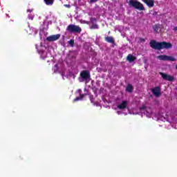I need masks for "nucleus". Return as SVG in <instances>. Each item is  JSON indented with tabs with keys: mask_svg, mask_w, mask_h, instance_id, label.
Listing matches in <instances>:
<instances>
[{
	"mask_svg": "<svg viewBox=\"0 0 177 177\" xmlns=\"http://www.w3.org/2000/svg\"><path fill=\"white\" fill-rule=\"evenodd\" d=\"M32 10H34V9H28L27 12L29 13H31V12H32Z\"/></svg>",
	"mask_w": 177,
	"mask_h": 177,
	"instance_id": "393cba45",
	"label": "nucleus"
},
{
	"mask_svg": "<svg viewBox=\"0 0 177 177\" xmlns=\"http://www.w3.org/2000/svg\"><path fill=\"white\" fill-rule=\"evenodd\" d=\"M174 31H177V26L174 27Z\"/></svg>",
	"mask_w": 177,
	"mask_h": 177,
	"instance_id": "cd10ccee",
	"label": "nucleus"
},
{
	"mask_svg": "<svg viewBox=\"0 0 177 177\" xmlns=\"http://www.w3.org/2000/svg\"><path fill=\"white\" fill-rule=\"evenodd\" d=\"M157 15H158V12L154 11L153 13V16H157Z\"/></svg>",
	"mask_w": 177,
	"mask_h": 177,
	"instance_id": "a878e982",
	"label": "nucleus"
},
{
	"mask_svg": "<svg viewBox=\"0 0 177 177\" xmlns=\"http://www.w3.org/2000/svg\"><path fill=\"white\" fill-rule=\"evenodd\" d=\"M140 41H141V42H145V39L144 38H140Z\"/></svg>",
	"mask_w": 177,
	"mask_h": 177,
	"instance_id": "bb28decb",
	"label": "nucleus"
},
{
	"mask_svg": "<svg viewBox=\"0 0 177 177\" xmlns=\"http://www.w3.org/2000/svg\"><path fill=\"white\" fill-rule=\"evenodd\" d=\"M86 95H88L91 102L93 103L95 98L93 97V95H92L91 93H88V94L87 93L80 94V97H77L73 100V102H78V100H82V99H84V97H85Z\"/></svg>",
	"mask_w": 177,
	"mask_h": 177,
	"instance_id": "20e7f679",
	"label": "nucleus"
},
{
	"mask_svg": "<svg viewBox=\"0 0 177 177\" xmlns=\"http://www.w3.org/2000/svg\"><path fill=\"white\" fill-rule=\"evenodd\" d=\"M68 57L73 60V59H75V57H77V54H75V52L74 51H71L68 54Z\"/></svg>",
	"mask_w": 177,
	"mask_h": 177,
	"instance_id": "4468645a",
	"label": "nucleus"
},
{
	"mask_svg": "<svg viewBox=\"0 0 177 177\" xmlns=\"http://www.w3.org/2000/svg\"><path fill=\"white\" fill-rule=\"evenodd\" d=\"M66 31L72 34H81L82 28L77 25L70 24L66 27Z\"/></svg>",
	"mask_w": 177,
	"mask_h": 177,
	"instance_id": "f03ea898",
	"label": "nucleus"
},
{
	"mask_svg": "<svg viewBox=\"0 0 177 177\" xmlns=\"http://www.w3.org/2000/svg\"><path fill=\"white\" fill-rule=\"evenodd\" d=\"M127 106H128V102L122 101L120 104L118 105V109H119V110H124L127 109Z\"/></svg>",
	"mask_w": 177,
	"mask_h": 177,
	"instance_id": "9d476101",
	"label": "nucleus"
},
{
	"mask_svg": "<svg viewBox=\"0 0 177 177\" xmlns=\"http://www.w3.org/2000/svg\"><path fill=\"white\" fill-rule=\"evenodd\" d=\"M74 40L71 39L68 41V44L71 45L72 46H74Z\"/></svg>",
	"mask_w": 177,
	"mask_h": 177,
	"instance_id": "aec40b11",
	"label": "nucleus"
},
{
	"mask_svg": "<svg viewBox=\"0 0 177 177\" xmlns=\"http://www.w3.org/2000/svg\"><path fill=\"white\" fill-rule=\"evenodd\" d=\"M44 3L47 5V6H52L53 5L55 0H44Z\"/></svg>",
	"mask_w": 177,
	"mask_h": 177,
	"instance_id": "dca6fc26",
	"label": "nucleus"
},
{
	"mask_svg": "<svg viewBox=\"0 0 177 177\" xmlns=\"http://www.w3.org/2000/svg\"><path fill=\"white\" fill-rule=\"evenodd\" d=\"M80 78L82 81H88V80L91 79V73L89 71H82L80 72Z\"/></svg>",
	"mask_w": 177,
	"mask_h": 177,
	"instance_id": "39448f33",
	"label": "nucleus"
},
{
	"mask_svg": "<svg viewBox=\"0 0 177 177\" xmlns=\"http://www.w3.org/2000/svg\"><path fill=\"white\" fill-rule=\"evenodd\" d=\"M146 108H147L146 105H142L141 107H140V111H142L145 110Z\"/></svg>",
	"mask_w": 177,
	"mask_h": 177,
	"instance_id": "412c9836",
	"label": "nucleus"
},
{
	"mask_svg": "<svg viewBox=\"0 0 177 177\" xmlns=\"http://www.w3.org/2000/svg\"><path fill=\"white\" fill-rule=\"evenodd\" d=\"M28 19H29L30 20H34V15H29V16H28Z\"/></svg>",
	"mask_w": 177,
	"mask_h": 177,
	"instance_id": "4be33fe9",
	"label": "nucleus"
},
{
	"mask_svg": "<svg viewBox=\"0 0 177 177\" xmlns=\"http://www.w3.org/2000/svg\"><path fill=\"white\" fill-rule=\"evenodd\" d=\"M126 91L129 93H132V92H133V86H132V84H128L126 88Z\"/></svg>",
	"mask_w": 177,
	"mask_h": 177,
	"instance_id": "2eb2a0df",
	"label": "nucleus"
},
{
	"mask_svg": "<svg viewBox=\"0 0 177 177\" xmlns=\"http://www.w3.org/2000/svg\"><path fill=\"white\" fill-rule=\"evenodd\" d=\"M45 57H44L43 59H45Z\"/></svg>",
	"mask_w": 177,
	"mask_h": 177,
	"instance_id": "c85d7f7f",
	"label": "nucleus"
},
{
	"mask_svg": "<svg viewBox=\"0 0 177 177\" xmlns=\"http://www.w3.org/2000/svg\"><path fill=\"white\" fill-rule=\"evenodd\" d=\"M157 59H158V60H163L165 62H175V61H176V58H175L174 57L165 55H158L157 57Z\"/></svg>",
	"mask_w": 177,
	"mask_h": 177,
	"instance_id": "423d86ee",
	"label": "nucleus"
},
{
	"mask_svg": "<svg viewBox=\"0 0 177 177\" xmlns=\"http://www.w3.org/2000/svg\"><path fill=\"white\" fill-rule=\"evenodd\" d=\"M151 93L156 97H160L161 96V88L160 86H156L151 88Z\"/></svg>",
	"mask_w": 177,
	"mask_h": 177,
	"instance_id": "6e6552de",
	"label": "nucleus"
},
{
	"mask_svg": "<svg viewBox=\"0 0 177 177\" xmlns=\"http://www.w3.org/2000/svg\"><path fill=\"white\" fill-rule=\"evenodd\" d=\"M153 30H154L155 32H158V26L155 25L153 26Z\"/></svg>",
	"mask_w": 177,
	"mask_h": 177,
	"instance_id": "6ab92c4d",
	"label": "nucleus"
},
{
	"mask_svg": "<svg viewBox=\"0 0 177 177\" xmlns=\"http://www.w3.org/2000/svg\"><path fill=\"white\" fill-rule=\"evenodd\" d=\"M136 59V57L131 54L128 55V56L127 57V60L129 62V63H132L133 62H135Z\"/></svg>",
	"mask_w": 177,
	"mask_h": 177,
	"instance_id": "ddd939ff",
	"label": "nucleus"
},
{
	"mask_svg": "<svg viewBox=\"0 0 177 177\" xmlns=\"http://www.w3.org/2000/svg\"><path fill=\"white\" fill-rule=\"evenodd\" d=\"M46 39L48 41V42H53L55 41H57L58 39H60V34L48 36Z\"/></svg>",
	"mask_w": 177,
	"mask_h": 177,
	"instance_id": "1a4fd4ad",
	"label": "nucleus"
},
{
	"mask_svg": "<svg viewBox=\"0 0 177 177\" xmlns=\"http://www.w3.org/2000/svg\"><path fill=\"white\" fill-rule=\"evenodd\" d=\"M64 6H65V8H71V6L70 4H64Z\"/></svg>",
	"mask_w": 177,
	"mask_h": 177,
	"instance_id": "5701e85b",
	"label": "nucleus"
},
{
	"mask_svg": "<svg viewBox=\"0 0 177 177\" xmlns=\"http://www.w3.org/2000/svg\"><path fill=\"white\" fill-rule=\"evenodd\" d=\"M90 21L92 24H95V23H96V21H97V19L96 18L91 17L90 19Z\"/></svg>",
	"mask_w": 177,
	"mask_h": 177,
	"instance_id": "a211bd4d",
	"label": "nucleus"
},
{
	"mask_svg": "<svg viewBox=\"0 0 177 177\" xmlns=\"http://www.w3.org/2000/svg\"><path fill=\"white\" fill-rule=\"evenodd\" d=\"M144 3H146L148 8H153L154 6V0H142Z\"/></svg>",
	"mask_w": 177,
	"mask_h": 177,
	"instance_id": "9b49d317",
	"label": "nucleus"
},
{
	"mask_svg": "<svg viewBox=\"0 0 177 177\" xmlns=\"http://www.w3.org/2000/svg\"><path fill=\"white\" fill-rule=\"evenodd\" d=\"M159 74L160 75H161L162 80H164L165 81H169V82H172L175 80V78L173 76H171L170 75H168L167 73L160 72Z\"/></svg>",
	"mask_w": 177,
	"mask_h": 177,
	"instance_id": "0eeeda50",
	"label": "nucleus"
},
{
	"mask_svg": "<svg viewBox=\"0 0 177 177\" xmlns=\"http://www.w3.org/2000/svg\"><path fill=\"white\" fill-rule=\"evenodd\" d=\"M105 41L106 42H109V44H115V40H114V38L113 37H105Z\"/></svg>",
	"mask_w": 177,
	"mask_h": 177,
	"instance_id": "f8f14e48",
	"label": "nucleus"
},
{
	"mask_svg": "<svg viewBox=\"0 0 177 177\" xmlns=\"http://www.w3.org/2000/svg\"><path fill=\"white\" fill-rule=\"evenodd\" d=\"M99 0H91L90 3H95V2H97Z\"/></svg>",
	"mask_w": 177,
	"mask_h": 177,
	"instance_id": "b1692460",
	"label": "nucleus"
},
{
	"mask_svg": "<svg viewBox=\"0 0 177 177\" xmlns=\"http://www.w3.org/2000/svg\"><path fill=\"white\" fill-rule=\"evenodd\" d=\"M149 45L152 49L156 50H161L162 49H171L172 48V44L168 43L167 41L158 42L156 40H151Z\"/></svg>",
	"mask_w": 177,
	"mask_h": 177,
	"instance_id": "f257e3e1",
	"label": "nucleus"
},
{
	"mask_svg": "<svg viewBox=\"0 0 177 177\" xmlns=\"http://www.w3.org/2000/svg\"><path fill=\"white\" fill-rule=\"evenodd\" d=\"M90 28L91 30H99V25L96 24H92Z\"/></svg>",
	"mask_w": 177,
	"mask_h": 177,
	"instance_id": "f3484780",
	"label": "nucleus"
},
{
	"mask_svg": "<svg viewBox=\"0 0 177 177\" xmlns=\"http://www.w3.org/2000/svg\"><path fill=\"white\" fill-rule=\"evenodd\" d=\"M129 5L137 10H145V6L138 1L129 0Z\"/></svg>",
	"mask_w": 177,
	"mask_h": 177,
	"instance_id": "7ed1b4c3",
	"label": "nucleus"
}]
</instances>
